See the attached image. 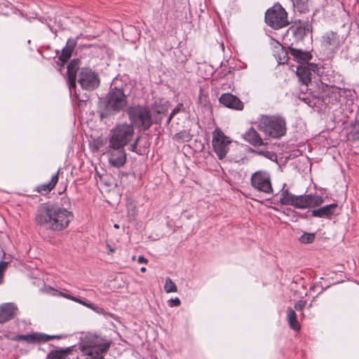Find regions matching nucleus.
Masks as SVG:
<instances>
[{
	"mask_svg": "<svg viewBox=\"0 0 359 359\" xmlns=\"http://www.w3.org/2000/svg\"><path fill=\"white\" fill-rule=\"evenodd\" d=\"M306 306V302L303 300H299L297 302L294 304V310L296 311H302Z\"/></svg>",
	"mask_w": 359,
	"mask_h": 359,
	"instance_id": "nucleus-42",
	"label": "nucleus"
},
{
	"mask_svg": "<svg viewBox=\"0 0 359 359\" xmlns=\"http://www.w3.org/2000/svg\"><path fill=\"white\" fill-rule=\"evenodd\" d=\"M198 102L203 107H207L210 105L209 96L204 93L201 88H200Z\"/></svg>",
	"mask_w": 359,
	"mask_h": 359,
	"instance_id": "nucleus-29",
	"label": "nucleus"
},
{
	"mask_svg": "<svg viewBox=\"0 0 359 359\" xmlns=\"http://www.w3.org/2000/svg\"><path fill=\"white\" fill-rule=\"evenodd\" d=\"M73 219V213L66 208L59 206L58 203H46V228L55 231H62Z\"/></svg>",
	"mask_w": 359,
	"mask_h": 359,
	"instance_id": "nucleus-4",
	"label": "nucleus"
},
{
	"mask_svg": "<svg viewBox=\"0 0 359 359\" xmlns=\"http://www.w3.org/2000/svg\"><path fill=\"white\" fill-rule=\"evenodd\" d=\"M89 309H90L91 310L94 311L95 312H96L97 313H99V314H104V309L98 306L97 305L95 304H93V303H90L89 307Z\"/></svg>",
	"mask_w": 359,
	"mask_h": 359,
	"instance_id": "nucleus-40",
	"label": "nucleus"
},
{
	"mask_svg": "<svg viewBox=\"0 0 359 359\" xmlns=\"http://www.w3.org/2000/svg\"><path fill=\"white\" fill-rule=\"evenodd\" d=\"M14 340L24 341L28 344H39L45 341V334L38 332L18 334L14 337Z\"/></svg>",
	"mask_w": 359,
	"mask_h": 359,
	"instance_id": "nucleus-21",
	"label": "nucleus"
},
{
	"mask_svg": "<svg viewBox=\"0 0 359 359\" xmlns=\"http://www.w3.org/2000/svg\"><path fill=\"white\" fill-rule=\"evenodd\" d=\"M164 290L167 293L176 292L177 291L176 284L169 277L165 278Z\"/></svg>",
	"mask_w": 359,
	"mask_h": 359,
	"instance_id": "nucleus-30",
	"label": "nucleus"
},
{
	"mask_svg": "<svg viewBox=\"0 0 359 359\" xmlns=\"http://www.w3.org/2000/svg\"><path fill=\"white\" fill-rule=\"evenodd\" d=\"M107 248L109 250V254H112L115 252L114 248L111 246L109 243H107Z\"/></svg>",
	"mask_w": 359,
	"mask_h": 359,
	"instance_id": "nucleus-48",
	"label": "nucleus"
},
{
	"mask_svg": "<svg viewBox=\"0 0 359 359\" xmlns=\"http://www.w3.org/2000/svg\"><path fill=\"white\" fill-rule=\"evenodd\" d=\"M338 214V204L335 203L315 208L311 211L312 217L319 218L331 219L332 216Z\"/></svg>",
	"mask_w": 359,
	"mask_h": 359,
	"instance_id": "nucleus-17",
	"label": "nucleus"
},
{
	"mask_svg": "<svg viewBox=\"0 0 359 359\" xmlns=\"http://www.w3.org/2000/svg\"><path fill=\"white\" fill-rule=\"evenodd\" d=\"M287 320L290 327L295 330L298 331L300 330V325L297 319V314L294 309L291 308L287 309Z\"/></svg>",
	"mask_w": 359,
	"mask_h": 359,
	"instance_id": "nucleus-26",
	"label": "nucleus"
},
{
	"mask_svg": "<svg viewBox=\"0 0 359 359\" xmlns=\"http://www.w3.org/2000/svg\"><path fill=\"white\" fill-rule=\"evenodd\" d=\"M111 341L97 334H87L80 344L81 351L86 355H103L110 347Z\"/></svg>",
	"mask_w": 359,
	"mask_h": 359,
	"instance_id": "nucleus-5",
	"label": "nucleus"
},
{
	"mask_svg": "<svg viewBox=\"0 0 359 359\" xmlns=\"http://www.w3.org/2000/svg\"><path fill=\"white\" fill-rule=\"evenodd\" d=\"M312 32V26L309 20H295L287 31V35L293 38L291 43L297 44L302 41L304 37Z\"/></svg>",
	"mask_w": 359,
	"mask_h": 359,
	"instance_id": "nucleus-13",
	"label": "nucleus"
},
{
	"mask_svg": "<svg viewBox=\"0 0 359 359\" xmlns=\"http://www.w3.org/2000/svg\"><path fill=\"white\" fill-rule=\"evenodd\" d=\"M48 27L49 29H50V31L53 32V33H55V32L53 30V27L50 25H48Z\"/></svg>",
	"mask_w": 359,
	"mask_h": 359,
	"instance_id": "nucleus-54",
	"label": "nucleus"
},
{
	"mask_svg": "<svg viewBox=\"0 0 359 359\" xmlns=\"http://www.w3.org/2000/svg\"><path fill=\"white\" fill-rule=\"evenodd\" d=\"M339 44V38L336 32H329L323 36V45L325 48H337Z\"/></svg>",
	"mask_w": 359,
	"mask_h": 359,
	"instance_id": "nucleus-24",
	"label": "nucleus"
},
{
	"mask_svg": "<svg viewBox=\"0 0 359 359\" xmlns=\"http://www.w3.org/2000/svg\"><path fill=\"white\" fill-rule=\"evenodd\" d=\"M114 227L115 229H118V228H119V225H118V224H115L114 225Z\"/></svg>",
	"mask_w": 359,
	"mask_h": 359,
	"instance_id": "nucleus-55",
	"label": "nucleus"
},
{
	"mask_svg": "<svg viewBox=\"0 0 359 359\" xmlns=\"http://www.w3.org/2000/svg\"><path fill=\"white\" fill-rule=\"evenodd\" d=\"M66 189H67V185H65L62 190L58 191V194L62 195V194L66 191Z\"/></svg>",
	"mask_w": 359,
	"mask_h": 359,
	"instance_id": "nucleus-52",
	"label": "nucleus"
},
{
	"mask_svg": "<svg viewBox=\"0 0 359 359\" xmlns=\"http://www.w3.org/2000/svg\"><path fill=\"white\" fill-rule=\"evenodd\" d=\"M124 147L109 142L107 147V154L108 155L109 163L111 165L119 168L126 164L127 155Z\"/></svg>",
	"mask_w": 359,
	"mask_h": 359,
	"instance_id": "nucleus-12",
	"label": "nucleus"
},
{
	"mask_svg": "<svg viewBox=\"0 0 359 359\" xmlns=\"http://www.w3.org/2000/svg\"><path fill=\"white\" fill-rule=\"evenodd\" d=\"M147 259L143 257V256H140L138 257V262L140 263V264H142V263H147Z\"/></svg>",
	"mask_w": 359,
	"mask_h": 359,
	"instance_id": "nucleus-50",
	"label": "nucleus"
},
{
	"mask_svg": "<svg viewBox=\"0 0 359 359\" xmlns=\"http://www.w3.org/2000/svg\"><path fill=\"white\" fill-rule=\"evenodd\" d=\"M231 143L230 138L225 135L220 128H217L212 132V144L213 151L219 160L225 158L229 150Z\"/></svg>",
	"mask_w": 359,
	"mask_h": 359,
	"instance_id": "nucleus-10",
	"label": "nucleus"
},
{
	"mask_svg": "<svg viewBox=\"0 0 359 359\" xmlns=\"http://www.w3.org/2000/svg\"><path fill=\"white\" fill-rule=\"evenodd\" d=\"M8 263L7 262H0V285L4 281V271L6 269Z\"/></svg>",
	"mask_w": 359,
	"mask_h": 359,
	"instance_id": "nucleus-39",
	"label": "nucleus"
},
{
	"mask_svg": "<svg viewBox=\"0 0 359 359\" xmlns=\"http://www.w3.org/2000/svg\"><path fill=\"white\" fill-rule=\"evenodd\" d=\"M316 238L314 233H304L299 238V241L304 244L312 243Z\"/></svg>",
	"mask_w": 359,
	"mask_h": 359,
	"instance_id": "nucleus-33",
	"label": "nucleus"
},
{
	"mask_svg": "<svg viewBox=\"0 0 359 359\" xmlns=\"http://www.w3.org/2000/svg\"><path fill=\"white\" fill-rule=\"evenodd\" d=\"M86 359H104V355H99V356L88 355V357Z\"/></svg>",
	"mask_w": 359,
	"mask_h": 359,
	"instance_id": "nucleus-47",
	"label": "nucleus"
},
{
	"mask_svg": "<svg viewBox=\"0 0 359 359\" xmlns=\"http://www.w3.org/2000/svg\"><path fill=\"white\" fill-rule=\"evenodd\" d=\"M127 104L123 84L118 86L117 81H113L107 95L99 100L97 113L101 119L108 118L122 111Z\"/></svg>",
	"mask_w": 359,
	"mask_h": 359,
	"instance_id": "nucleus-2",
	"label": "nucleus"
},
{
	"mask_svg": "<svg viewBox=\"0 0 359 359\" xmlns=\"http://www.w3.org/2000/svg\"><path fill=\"white\" fill-rule=\"evenodd\" d=\"M79 36L76 39H69L67 41L66 46L63 48L62 53L58 57L57 65H60L59 70L61 71L64 68L65 65L72 57V53L77 44Z\"/></svg>",
	"mask_w": 359,
	"mask_h": 359,
	"instance_id": "nucleus-16",
	"label": "nucleus"
},
{
	"mask_svg": "<svg viewBox=\"0 0 359 359\" xmlns=\"http://www.w3.org/2000/svg\"><path fill=\"white\" fill-rule=\"evenodd\" d=\"M219 102L224 106L232 109H243V103L238 97L231 93H223L219 97Z\"/></svg>",
	"mask_w": 359,
	"mask_h": 359,
	"instance_id": "nucleus-18",
	"label": "nucleus"
},
{
	"mask_svg": "<svg viewBox=\"0 0 359 359\" xmlns=\"http://www.w3.org/2000/svg\"><path fill=\"white\" fill-rule=\"evenodd\" d=\"M285 187L284 184L280 196V203L283 205L305 209L320 207L324 203V198L320 195L309 194L296 196L290 193L288 189H285Z\"/></svg>",
	"mask_w": 359,
	"mask_h": 359,
	"instance_id": "nucleus-3",
	"label": "nucleus"
},
{
	"mask_svg": "<svg viewBox=\"0 0 359 359\" xmlns=\"http://www.w3.org/2000/svg\"><path fill=\"white\" fill-rule=\"evenodd\" d=\"M294 9L299 13H306L309 11V0H291Z\"/></svg>",
	"mask_w": 359,
	"mask_h": 359,
	"instance_id": "nucleus-27",
	"label": "nucleus"
},
{
	"mask_svg": "<svg viewBox=\"0 0 359 359\" xmlns=\"http://www.w3.org/2000/svg\"><path fill=\"white\" fill-rule=\"evenodd\" d=\"M326 85V88H327V93L325 95V98L323 99L324 102L327 103V100L328 99L327 102L334 104L336 102H339L340 100V92L339 88H337L334 86H328Z\"/></svg>",
	"mask_w": 359,
	"mask_h": 359,
	"instance_id": "nucleus-23",
	"label": "nucleus"
},
{
	"mask_svg": "<svg viewBox=\"0 0 359 359\" xmlns=\"http://www.w3.org/2000/svg\"><path fill=\"white\" fill-rule=\"evenodd\" d=\"M258 127L266 135L275 139L281 137L286 133L285 120L279 116H262Z\"/></svg>",
	"mask_w": 359,
	"mask_h": 359,
	"instance_id": "nucleus-6",
	"label": "nucleus"
},
{
	"mask_svg": "<svg viewBox=\"0 0 359 359\" xmlns=\"http://www.w3.org/2000/svg\"><path fill=\"white\" fill-rule=\"evenodd\" d=\"M60 296H62L66 299H70L72 301H74L75 302H77L80 304H82L86 307H89L90 304V302H89L88 300L86 299H81L80 298H78L76 297H74L72 294H67V293H64V292H60V294H59Z\"/></svg>",
	"mask_w": 359,
	"mask_h": 359,
	"instance_id": "nucleus-28",
	"label": "nucleus"
},
{
	"mask_svg": "<svg viewBox=\"0 0 359 359\" xmlns=\"http://www.w3.org/2000/svg\"><path fill=\"white\" fill-rule=\"evenodd\" d=\"M63 337H64V335H62V334H55V335L46 334V341H50L51 339H60Z\"/></svg>",
	"mask_w": 359,
	"mask_h": 359,
	"instance_id": "nucleus-45",
	"label": "nucleus"
},
{
	"mask_svg": "<svg viewBox=\"0 0 359 359\" xmlns=\"http://www.w3.org/2000/svg\"><path fill=\"white\" fill-rule=\"evenodd\" d=\"M140 140V136H138L135 138V141L133 144L130 145L129 150L135 153H137V147L139 144V142Z\"/></svg>",
	"mask_w": 359,
	"mask_h": 359,
	"instance_id": "nucleus-41",
	"label": "nucleus"
},
{
	"mask_svg": "<svg viewBox=\"0 0 359 359\" xmlns=\"http://www.w3.org/2000/svg\"><path fill=\"white\" fill-rule=\"evenodd\" d=\"M243 139L252 146H262L264 144L259 134L254 128H249L243 135Z\"/></svg>",
	"mask_w": 359,
	"mask_h": 359,
	"instance_id": "nucleus-22",
	"label": "nucleus"
},
{
	"mask_svg": "<svg viewBox=\"0 0 359 359\" xmlns=\"http://www.w3.org/2000/svg\"><path fill=\"white\" fill-rule=\"evenodd\" d=\"M128 115L130 123L135 126L140 131L148 130L153 124L151 114L147 106L135 105L130 107Z\"/></svg>",
	"mask_w": 359,
	"mask_h": 359,
	"instance_id": "nucleus-7",
	"label": "nucleus"
},
{
	"mask_svg": "<svg viewBox=\"0 0 359 359\" xmlns=\"http://www.w3.org/2000/svg\"><path fill=\"white\" fill-rule=\"evenodd\" d=\"M58 203L59 206L65 207L67 209V207L70 205L69 199L66 196H62L60 198V199H57V201L54 203Z\"/></svg>",
	"mask_w": 359,
	"mask_h": 359,
	"instance_id": "nucleus-38",
	"label": "nucleus"
},
{
	"mask_svg": "<svg viewBox=\"0 0 359 359\" xmlns=\"http://www.w3.org/2000/svg\"><path fill=\"white\" fill-rule=\"evenodd\" d=\"M71 351L72 347L53 350L46 355V359H66Z\"/></svg>",
	"mask_w": 359,
	"mask_h": 359,
	"instance_id": "nucleus-25",
	"label": "nucleus"
},
{
	"mask_svg": "<svg viewBox=\"0 0 359 359\" xmlns=\"http://www.w3.org/2000/svg\"><path fill=\"white\" fill-rule=\"evenodd\" d=\"M40 188L43 190H45V184L41 185Z\"/></svg>",
	"mask_w": 359,
	"mask_h": 359,
	"instance_id": "nucleus-56",
	"label": "nucleus"
},
{
	"mask_svg": "<svg viewBox=\"0 0 359 359\" xmlns=\"http://www.w3.org/2000/svg\"><path fill=\"white\" fill-rule=\"evenodd\" d=\"M169 302L170 306H179L181 304L180 299L177 297L175 299H170Z\"/></svg>",
	"mask_w": 359,
	"mask_h": 359,
	"instance_id": "nucleus-44",
	"label": "nucleus"
},
{
	"mask_svg": "<svg viewBox=\"0 0 359 359\" xmlns=\"http://www.w3.org/2000/svg\"><path fill=\"white\" fill-rule=\"evenodd\" d=\"M294 43H291L289 46V51L291 55L293 56L294 60H296L299 65L306 64L309 62V60L312 58V55L310 52L303 50L300 48H294Z\"/></svg>",
	"mask_w": 359,
	"mask_h": 359,
	"instance_id": "nucleus-19",
	"label": "nucleus"
},
{
	"mask_svg": "<svg viewBox=\"0 0 359 359\" xmlns=\"http://www.w3.org/2000/svg\"><path fill=\"white\" fill-rule=\"evenodd\" d=\"M81 60L79 58L73 59L67 66V80L70 94L74 92L77 97L76 76L79 73L78 83L81 87L86 90L92 91L100 86V79L98 74L89 67H81Z\"/></svg>",
	"mask_w": 359,
	"mask_h": 359,
	"instance_id": "nucleus-1",
	"label": "nucleus"
},
{
	"mask_svg": "<svg viewBox=\"0 0 359 359\" xmlns=\"http://www.w3.org/2000/svg\"><path fill=\"white\" fill-rule=\"evenodd\" d=\"M60 171V169H59L57 172L52 176L50 181L48 183H46V196L50 192L52 189H53L57 183Z\"/></svg>",
	"mask_w": 359,
	"mask_h": 359,
	"instance_id": "nucleus-31",
	"label": "nucleus"
},
{
	"mask_svg": "<svg viewBox=\"0 0 359 359\" xmlns=\"http://www.w3.org/2000/svg\"><path fill=\"white\" fill-rule=\"evenodd\" d=\"M18 312V307L13 303H4L0 305V323L13 318Z\"/></svg>",
	"mask_w": 359,
	"mask_h": 359,
	"instance_id": "nucleus-20",
	"label": "nucleus"
},
{
	"mask_svg": "<svg viewBox=\"0 0 359 359\" xmlns=\"http://www.w3.org/2000/svg\"><path fill=\"white\" fill-rule=\"evenodd\" d=\"M145 271H146V268L145 267H142L141 268V271L144 272Z\"/></svg>",
	"mask_w": 359,
	"mask_h": 359,
	"instance_id": "nucleus-57",
	"label": "nucleus"
},
{
	"mask_svg": "<svg viewBox=\"0 0 359 359\" xmlns=\"http://www.w3.org/2000/svg\"><path fill=\"white\" fill-rule=\"evenodd\" d=\"M251 151L253 153H255L259 156H264L269 159H272L276 156L273 152L269 151L267 150H266V151L260 150V149L255 150V149H252Z\"/></svg>",
	"mask_w": 359,
	"mask_h": 359,
	"instance_id": "nucleus-35",
	"label": "nucleus"
},
{
	"mask_svg": "<svg viewBox=\"0 0 359 359\" xmlns=\"http://www.w3.org/2000/svg\"><path fill=\"white\" fill-rule=\"evenodd\" d=\"M35 221L37 224L43 225L45 223V208L41 205L35 217Z\"/></svg>",
	"mask_w": 359,
	"mask_h": 359,
	"instance_id": "nucleus-32",
	"label": "nucleus"
},
{
	"mask_svg": "<svg viewBox=\"0 0 359 359\" xmlns=\"http://www.w3.org/2000/svg\"><path fill=\"white\" fill-rule=\"evenodd\" d=\"M177 140H182V142H188L191 140L192 135L189 131L183 130L176 134Z\"/></svg>",
	"mask_w": 359,
	"mask_h": 359,
	"instance_id": "nucleus-34",
	"label": "nucleus"
},
{
	"mask_svg": "<svg viewBox=\"0 0 359 359\" xmlns=\"http://www.w3.org/2000/svg\"><path fill=\"white\" fill-rule=\"evenodd\" d=\"M78 99H79V102H81V101H82V102H83V101H85L84 100H81V99H79V98H78Z\"/></svg>",
	"mask_w": 359,
	"mask_h": 359,
	"instance_id": "nucleus-58",
	"label": "nucleus"
},
{
	"mask_svg": "<svg viewBox=\"0 0 359 359\" xmlns=\"http://www.w3.org/2000/svg\"><path fill=\"white\" fill-rule=\"evenodd\" d=\"M135 135L134 126L128 123H118L111 130L109 142L120 146H126Z\"/></svg>",
	"mask_w": 359,
	"mask_h": 359,
	"instance_id": "nucleus-9",
	"label": "nucleus"
},
{
	"mask_svg": "<svg viewBox=\"0 0 359 359\" xmlns=\"http://www.w3.org/2000/svg\"><path fill=\"white\" fill-rule=\"evenodd\" d=\"M176 107H177L180 111L184 110V104L182 103H178Z\"/></svg>",
	"mask_w": 359,
	"mask_h": 359,
	"instance_id": "nucleus-51",
	"label": "nucleus"
},
{
	"mask_svg": "<svg viewBox=\"0 0 359 359\" xmlns=\"http://www.w3.org/2000/svg\"><path fill=\"white\" fill-rule=\"evenodd\" d=\"M324 73L323 69L319 67L315 63H306L299 65L297 67L296 74L299 78V81L306 86H308L309 83L311 81L312 76L313 74H317L320 76V81L323 84L324 79L323 77V74Z\"/></svg>",
	"mask_w": 359,
	"mask_h": 359,
	"instance_id": "nucleus-11",
	"label": "nucleus"
},
{
	"mask_svg": "<svg viewBox=\"0 0 359 359\" xmlns=\"http://www.w3.org/2000/svg\"><path fill=\"white\" fill-rule=\"evenodd\" d=\"M302 100L307 104L310 107H315L317 104V99L314 97L305 96L301 98Z\"/></svg>",
	"mask_w": 359,
	"mask_h": 359,
	"instance_id": "nucleus-37",
	"label": "nucleus"
},
{
	"mask_svg": "<svg viewBox=\"0 0 359 359\" xmlns=\"http://www.w3.org/2000/svg\"><path fill=\"white\" fill-rule=\"evenodd\" d=\"M351 135L353 140H359V121L351 125Z\"/></svg>",
	"mask_w": 359,
	"mask_h": 359,
	"instance_id": "nucleus-36",
	"label": "nucleus"
},
{
	"mask_svg": "<svg viewBox=\"0 0 359 359\" xmlns=\"http://www.w3.org/2000/svg\"><path fill=\"white\" fill-rule=\"evenodd\" d=\"M252 187L261 192L271 194L273 188L271 182V176L269 172L264 170H259L251 175Z\"/></svg>",
	"mask_w": 359,
	"mask_h": 359,
	"instance_id": "nucleus-14",
	"label": "nucleus"
},
{
	"mask_svg": "<svg viewBox=\"0 0 359 359\" xmlns=\"http://www.w3.org/2000/svg\"><path fill=\"white\" fill-rule=\"evenodd\" d=\"M46 294H50L51 295H55V292H57V291H55L53 288H52L50 286H48V287L46 286Z\"/></svg>",
	"mask_w": 359,
	"mask_h": 359,
	"instance_id": "nucleus-46",
	"label": "nucleus"
},
{
	"mask_svg": "<svg viewBox=\"0 0 359 359\" xmlns=\"http://www.w3.org/2000/svg\"><path fill=\"white\" fill-rule=\"evenodd\" d=\"M180 112V110L177 109V107H175L172 111H171V117H174L177 114Z\"/></svg>",
	"mask_w": 359,
	"mask_h": 359,
	"instance_id": "nucleus-49",
	"label": "nucleus"
},
{
	"mask_svg": "<svg viewBox=\"0 0 359 359\" xmlns=\"http://www.w3.org/2000/svg\"><path fill=\"white\" fill-rule=\"evenodd\" d=\"M264 20L266 25L274 29H280L290 25L287 13L280 3L275 4L266 10Z\"/></svg>",
	"mask_w": 359,
	"mask_h": 359,
	"instance_id": "nucleus-8",
	"label": "nucleus"
},
{
	"mask_svg": "<svg viewBox=\"0 0 359 359\" xmlns=\"http://www.w3.org/2000/svg\"><path fill=\"white\" fill-rule=\"evenodd\" d=\"M79 36L76 39H69L67 41L66 46L63 48L62 53L58 57L57 65H60L59 70L61 71L64 68L65 65L72 57V53L77 44Z\"/></svg>",
	"mask_w": 359,
	"mask_h": 359,
	"instance_id": "nucleus-15",
	"label": "nucleus"
},
{
	"mask_svg": "<svg viewBox=\"0 0 359 359\" xmlns=\"http://www.w3.org/2000/svg\"><path fill=\"white\" fill-rule=\"evenodd\" d=\"M281 53L283 54V57H280L278 62L279 64H284L288 60V55L287 53L283 50H282Z\"/></svg>",
	"mask_w": 359,
	"mask_h": 359,
	"instance_id": "nucleus-43",
	"label": "nucleus"
},
{
	"mask_svg": "<svg viewBox=\"0 0 359 359\" xmlns=\"http://www.w3.org/2000/svg\"><path fill=\"white\" fill-rule=\"evenodd\" d=\"M173 117H171V114H170L169 116L168 117V119H167V121H166V123L167 124H169L171 121V120L172 119Z\"/></svg>",
	"mask_w": 359,
	"mask_h": 359,
	"instance_id": "nucleus-53",
	"label": "nucleus"
}]
</instances>
